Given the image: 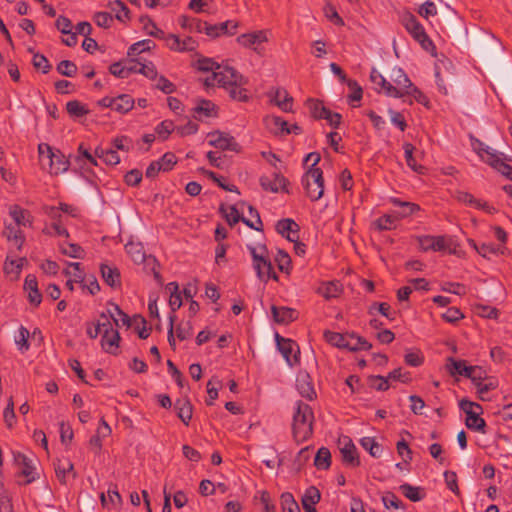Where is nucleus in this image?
<instances>
[{"label": "nucleus", "mask_w": 512, "mask_h": 512, "mask_svg": "<svg viewBox=\"0 0 512 512\" xmlns=\"http://www.w3.org/2000/svg\"><path fill=\"white\" fill-rule=\"evenodd\" d=\"M95 156L101 159L106 165L115 166L119 164L120 157L118 152L112 148L97 147L95 149Z\"/></svg>", "instance_id": "33"}, {"label": "nucleus", "mask_w": 512, "mask_h": 512, "mask_svg": "<svg viewBox=\"0 0 512 512\" xmlns=\"http://www.w3.org/2000/svg\"><path fill=\"white\" fill-rule=\"evenodd\" d=\"M67 268L63 270V274L67 277L73 276L75 281L82 282L84 280V273L81 269V263L79 262H68Z\"/></svg>", "instance_id": "56"}, {"label": "nucleus", "mask_w": 512, "mask_h": 512, "mask_svg": "<svg viewBox=\"0 0 512 512\" xmlns=\"http://www.w3.org/2000/svg\"><path fill=\"white\" fill-rule=\"evenodd\" d=\"M9 215L14 220L16 227L30 226L32 224V216L26 209L21 208L18 205H13L9 209Z\"/></svg>", "instance_id": "28"}, {"label": "nucleus", "mask_w": 512, "mask_h": 512, "mask_svg": "<svg viewBox=\"0 0 512 512\" xmlns=\"http://www.w3.org/2000/svg\"><path fill=\"white\" fill-rule=\"evenodd\" d=\"M219 212L223 215V217L231 227H233L239 221H242L243 218L240 215L239 211L237 210L236 206L234 205L230 207V212L228 213L225 204L222 203L219 207Z\"/></svg>", "instance_id": "47"}, {"label": "nucleus", "mask_w": 512, "mask_h": 512, "mask_svg": "<svg viewBox=\"0 0 512 512\" xmlns=\"http://www.w3.org/2000/svg\"><path fill=\"white\" fill-rule=\"evenodd\" d=\"M288 184L289 181L278 172L273 173V179L266 175L260 177V185L265 191L276 193L279 191V189H281L282 191L288 193L289 191L286 188Z\"/></svg>", "instance_id": "15"}, {"label": "nucleus", "mask_w": 512, "mask_h": 512, "mask_svg": "<svg viewBox=\"0 0 512 512\" xmlns=\"http://www.w3.org/2000/svg\"><path fill=\"white\" fill-rule=\"evenodd\" d=\"M459 408L466 414L465 425L468 429L485 433L486 422L480 417L483 412L480 404L462 399L459 401Z\"/></svg>", "instance_id": "6"}, {"label": "nucleus", "mask_w": 512, "mask_h": 512, "mask_svg": "<svg viewBox=\"0 0 512 512\" xmlns=\"http://www.w3.org/2000/svg\"><path fill=\"white\" fill-rule=\"evenodd\" d=\"M95 24L101 28L108 29L113 24V16L109 12H96L93 16Z\"/></svg>", "instance_id": "58"}, {"label": "nucleus", "mask_w": 512, "mask_h": 512, "mask_svg": "<svg viewBox=\"0 0 512 512\" xmlns=\"http://www.w3.org/2000/svg\"><path fill=\"white\" fill-rule=\"evenodd\" d=\"M306 195L311 201H318L324 194L323 171L310 167L301 179Z\"/></svg>", "instance_id": "4"}, {"label": "nucleus", "mask_w": 512, "mask_h": 512, "mask_svg": "<svg viewBox=\"0 0 512 512\" xmlns=\"http://www.w3.org/2000/svg\"><path fill=\"white\" fill-rule=\"evenodd\" d=\"M60 252L68 257L83 259L85 257V250L76 243H62L59 245Z\"/></svg>", "instance_id": "40"}, {"label": "nucleus", "mask_w": 512, "mask_h": 512, "mask_svg": "<svg viewBox=\"0 0 512 512\" xmlns=\"http://www.w3.org/2000/svg\"><path fill=\"white\" fill-rule=\"evenodd\" d=\"M361 446L369 452L372 457L379 458L382 454V447L373 437H364L360 440Z\"/></svg>", "instance_id": "46"}, {"label": "nucleus", "mask_w": 512, "mask_h": 512, "mask_svg": "<svg viewBox=\"0 0 512 512\" xmlns=\"http://www.w3.org/2000/svg\"><path fill=\"white\" fill-rule=\"evenodd\" d=\"M120 340L121 337L117 330H111V332L109 333V329L106 328V330L103 331L101 346L105 352L112 355H117V349L119 347Z\"/></svg>", "instance_id": "20"}, {"label": "nucleus", "mask_w": 512, "mask_h": 512, "mask_svg": "<svg viewBox=\"0 0 512 512\" xmlns=\"http://www.w3.org/2000/svg\"><path fill=\"white\" fill-rule=\"evenodd\" d=\"M401 23L412 37L420 43L423 49L430 51L435 46L426 34L423 26L419 23L416 16L410 12H406L401 16Z\"/></svg>", "instance_id": "7"}, {"label": "nucleus", "mask_w": 512, "mask_h": 512, "mask_svg": "<svg viewBox=\"0 0 512 512\" xmlns=\"http://www.w3.org/2000/svg\"><path fill=\"white\" fill-rule=\"evenodd\" d=\"M275 262L281 272L289 274L291 269V258L287 252L279 249L275 257Z\"/></svg>", "instance_id": "55"}, {"label": "nucleus", "mask_w": 512, "mask_h": 512, "mask_svg": "<svg viewBox=\"0 0 512 512\" xmlns=\"http://www.w3.org/2000/svg\"><path fill=\"white\" fill-rule=\"evenodd\" d=\"M485 151L487 155V163L502 175H504L507 179L512 181V166L502 160L501 156L503 154L491 148H487Z\"/></svg>", "instance_id": "14"}, {"label": "nucleus", "mask_w": 512, "mask_h": 512, "mask_svg": "<svg viewBox=\"0 0 512 512\" xmlns=\"http://www.w3.org/2000/svg\"><path fill=\"white\" fill-rule=\"evenodd\" d=\"M349 338L352 342V348H350V351H368L372 348L371 343L363 337L356 336L354 333L350 334Z\"/></svg>", "instance_id": "59"}, {"label": "nucleus", "mask_w": 512, "mask_h": 512, "mask_svg": "<svg viewBox=\"0 0 512 512\" xmlns=\"http://www.w3.org/2000/svg\"><path fill=\"white\" fill-rule=\"evenodd\" d=\"M350 334H341L330 330H325L323 333L324 339L337 348H344L350 350L352 348V342L349 338Z\"/></svg>", "instance_id": "25"}, {"label": "nucleus", "mask_w": 512, "mask_h": 512, "mask_svg": "<svg viewBox=\"0 0 512 512\" xmlns=\"http://www.w3.org/2000/svg\"><path fill=\"white\" fill-rule=\"evenodd\" d=\"M55 466V473L60 481L61 484H66V475L72 474L73 477H76V473L74 472V466L72 462L68 459L66 460H57L56 463H54Z\"/></svg>", "instance_id": "34"}, {"label": "nucleus", "mask_w": 512, "mask_h": 512, "mask_svg": "<svg viewBox=\"0 0 512 512\" xmlns=\"http://www.w3.org/2000/svg\"><path fill=\"white\" fill-rule=\"evenodd\" d=\"M135 101L129 94H120L114 97L113 110L120 113L126 114L134 107Z\"/></svg>", "instance_id": "32"}, {"label": "nucleus", "mask_w": 512, "mask_h": 512, "mask_svg": "<svg viewBox=\"0 0 512 512\" xmlns=\"http://www.w3.org/2000/svg\"><path fill=\"white\" fill-rule=\"evenodd\" d=\"M245 84H234L227 88V91L229 93V96L233 100H237L240 102H248L250 99V96L248 95L247 89L243 88Z\"/></svg>", "instance_id": "49"}, {"label": "nucleus", "mask_w": 512, "mask_h": 512, "mask_svg": "<svg viewBox=\"0 0 512 512\" xmlns=\"http://www.w3.org/2000/svg\"><path fill=\"white\" fill-rule=\"evenodd\" d=\"M125 247L127 253L135 263L140 264L146 260V255L141 244L129 243Z\"/></svg>", "instance_id": "53"}, {"label": "nucleus", "mask_w": 512, "mask_h": 512, "mask_svg": "<svg viewBox=\"0 0 512 512\" xmlns=\"http://www.w3.org/2000/svg\"><path fill=\"white\" fill-rule=\"evenodd\" d=\"M296 388L300 395L309 401L317 397L312 378L306 371H300L297 374Z\"/></svg>", "instance_id": "13"}, {"label": "nucleus", "mask_w": 512, "mask_h": 512, "mask_svg": "<svg viewBox=\"0 0 512 512\" xmlns=\"http://www.w3.org/2000/svg\"><path fill=\"white\" fill-rule=\"evenodd\" d=\"M3 235L8 241H12L15 244L18 251L22 249L25 242V235L20 228L13 225H7L3 230Z\"/></svg>", "instance_id": "30"}, {"label": "nucleus", "mask_w": 512, "mask_h": 512, "mask_svg": "<svg viewBox=\"0 0 512 512\" xmlns=\"http://www.w3.org/2000/svg\"><path fill=\"white\" fill-rule=\"evenodd\" d=\"M267 36L265 30H258L251 33L241 34L237 37V42L245 48H252L260 53L257 47L254 45H260L264 42H267Z\"/></svg>", "instance_id": "18"}, {"label": "nucleus", "mask_w": 512, "mask_h": 512, "mask_svg": "<svg viewBox=\"0 0 512 512\" xmlns=\"http://www.w3.org/2000/svg\"><path fill=\"white\" fill-rule=\"evenodd\" d=\"M193 117L202 120L203 117H217L218 107L212 101L199 99L196 106L192 109Z\"/></svg>", "instance_id": "19"}, {"label": "nucleus", "mask_w": 512, "mask_h": 512, "mask_svg": "<svg viewBox=\"0 0 512 512\" xmlns=\"http://www.w3.org/2000/svg\"><path fill=\"white\" fill-rule=\"evenodd\" d=\"M403 149H404L405 160H406L407 165L415 172L422 174L425 168H424V166L418 165L416 163V160L413 156L415 147L411 143H404Z\"/></svg>", "instance_id": "44"}, {"label": "nucleus", "mask_w": 512, "mask_h": 512, "mask_svg": "<svg viewBox=\"0 0 512 512\" xmlns=\"http://www.w3.org/2000/svg\"><path fill=\"white\" fill-rule=\"evenodd\" d=\"M321 499V493L315 486H310L305 490L301 502L303 508L314 507Z\"/></svg>", "instance_id": "42"}, {"label": "nucleus", "mask_w": 512, "mask_h": 512, "mask_svg": "<svg viewBox=\"0 0 512 512\" xmlns=\"http://www.w3.org/2000/svg\"><path fill=\"white\" fill-rule=\"evenodd\" d=\"M275 341L279 352L290 367L299 364L300 350L295 341L289 338H284L278 333L275 334Z\"/></svg>", "instance_id": "8"}, {"label": "nucleus", "mask_w": 512, "mask_h": 512, "mask_svg": "<svg viewBox=\"0 0 512 512\" xmlns=\"http://www.w3.org/2000/svg\"><path fill=\"white\" fill-rule=\"evenodd\" d=\"M369 386L377 391H386L389 389L388 378L381 375H371L368 377Z\"/></svg>", "instance_id": "61"}, {"label": "nucleus", "mask_w": 512, "mask_h": 512, "mask_svg": "<svg viewBox=\"0 0 512 512\" xmlns=\"http://www.w3.org/2000/svg\"><path fill=\"white\" fill-rule=\"evenodd\" d=\"M338 446L343 464L352 468L360 466L357 448L350 437L345 435L339 437Z\"/></svg>", "instance_id": "11"}, {"label": "nucleus", "mask_w": 512, "mask_h": 512, "mask_svg": "<svg viewBox=\"0 0 512 512\" xmlns=\"http://www.w3.org/2000/svg\"><path fill=\"white\" fill-rule=\"evenodd\" d=\"M107 7L111 10V12L115 13V18L123 23L130 21V10L125 5V3L121 0L110 1L107 4Z\"/></svg>", "instance_id": "29"}, {"label": "nucleus", "mask_w": 512, "mask_h": 512, "mask_svg": "<svg viewBox=\"0 0 512 512\" xmlns=\"http://www.w3.org/2000/svg\"><path fill=\"white\" fill-rule=\"evenodd\" d=\"M100 273L103 281L113 289L121 288V273L116 266L105 263L100 265Z\"/></svg>", "instance_id": "17"}, {"label": "nucleus", "mask_w": 512, "mask_h": 512, "mask_svg": "<svg viewBox=\"0 0 512 512\" xmlns=\"http://www.w3.org/2000/svg\"><path fill=\"white\" fill-rule=\"evenodd\" d=\"M388 76L391 81L395 83L394 86H396L402 92H405L406 89L408 90L413 85L407 74L400 67H394Z\"/></svg>", "instance_id": "26"}, {"label": "nucleus", "mask_w": 512, "mask_h": 512, "mask_svg": "<svg viewBox=\"0 0 512 512\" xmlns=\"http://www.w3.org/2000/svg\"><path fill=\"white\" fill-rule=\"evenodd\" d=\"M420 249L423 251L433 250V251H446L448 250L450 254H454L455 250L451 249V239L441 235V236H432V235H423L417 237Z\"/></svg>", "instance_id": "9"}, {"label": "nucleus", "mask_w": 512, "mask_h": 512, "mask_svg": "<svg viewBox=\"0 0 512 512\" xmlns=\"http://www.w3.org/2000/svg\"><path fill=\"white\" fill-rule=\"evenodd\" d=\"M32 64L35 69L41 70L44 74H47L52 68L48 59L38 52L33 54Z\"/></svg>", "instance_id": "60"}, {"label": "nucleus", "mask_w": 512, "mask_h": 512, "mask_svg": "<svg viewBox=\"0 0 512 512\" xmlns=\"http://www.w3.org/2000/svg\"><path fill=\"white\" fill-rule=\"evenodd\" d=\"M215 82H217L219 86L227 89L234 84H247L248 81L233 67L225 66L220 71H213L211 77L205 79L204 84L210 87L214 86Z\"/></svg>", "instance_id": "5"}, {"label": "nucleus", "mask_w": 512, "mask_h": 512, "mask_svg": "<svg viewBox=\"0 0 512 512\" xmlns=\"http://www.w3.org/2000/svg\"><path fill=\"white\" fill-rule=\"evenodd\" d=\"M317 292L322 295L325 299L329 300L332 298H336L341 293V286L339 282H327L322 283L318 289Z\"/></svg>", "instance_id": "39"}, {"label": "nucleus", "mask_w": 512, "mask_h": 512, "mask_svg": "<svg viewBox=\"0 0 512 512\" xmlns=\"http://www.w3.org/2000/svg\"><path fill=\"white\" fill-rule=\"evenodd\" d=\"M208 144L220 150H229L236 153L241 151L240 144L229 133L213 131L208 134Z\"/></svg>", "instance_id": "10"}, {"label": "nucleus", "mask_w": 512, "mask_h": 512, "mask_svg": "<svg viewBox=\"0 0 512 512\" xmlns=\"http://www.w3.org/2000/svg\"><path fill=\"white\" fill-rule=\"evenodd\" d=\"M397 218L391 215H383L379 217L375 222V226L379 231L391 230L396 226Z\"/></svg>", "instance_id": "62"}, {"label": "nucleus", "mask_w": 512, "mask_h": 512, "mask_svg": "<svg viewBox=\"0 0 512 512\" xmlns=\"http://www.w3.org/2000/svg\"><path fill=\"white\" fill-rule=\"evenodd\" d=\"M108 305L112 306L113 307V311L112 310H108V314L109 316L113 319V321L115 322V324L118 326L119 325V322H121V324L123 326H126V327H130L131 326V320H130V317L128 314H126L121 308L119 305L113 303V302H108Z\"/></svg>", "instance_id": "37"}, {"label": "nucleus", "mask_w": 512, "mask_h": 512, "mask_svg": "<svg viewBox=\"0 0 512 512\" xmlns=\"http://www.w3.org/2000/svg\"><path fill=\"white\" fill-rule=\"evenodd\" d=\"M390 202L394 206H398L401 208V210L398 212V215L400 218H406V217L413 215L414 213L420 211V209H421L420 206L416 203L402 201L399 198H395V197L391 198Z\"/></svg>", "instance_id": "35"}, {"label": "nucleus", "mask_w": 512, "mask_h": 512, "mask_svg": "<svg viewBox=\"0 0 512 512\" xmlns=\"http://www.w3.org/2000/svg\"><path fill=\"white\" fill-rule=\"evenodd\" d=\"M238 27L237 22L226 21L219 24L198 23V32L205 33L211 38L219 37L220 35H233Z\"/></svg>", "instance_id": "12"}, {"label": "nucleus", "mask_w": 512, "mask_h": 512, "mask_svg": "<svg viewBox=\"0 0 512 512\" xmlns=\"http://www.w3.org/2000/svg\"><path fill=\"white\" fill-rule=\"evenodd\" d=\"M29 336V330L26 327L21 326L19 328L18 336L15 338V342L18 345L19 350L22 352H25L30 348V344L28 342Z\"/></svg>", "instance_id": "63"}, {"label": "nucleus", "mask_w": 512, "mask_h": 512, "mask_svg": "<svg viewBox=\"0 0 512 512\" xmlns=\"http://www.w3.org/2000/svg\"><path fill=\"white\" fill-rule=\"evenodd\" d=\"M266 128L274 135H288L289 124L280 116H267L264 118Z\"/></svg>", "instance_id": "21"}, {"label": "nucleus", "mask_w": 512, "mask_h": 512, "mask_svg": "<svg viewBox=\"0 0 512 512\" xmlns=\"http://www.w3.org/2000/svg\"><path fill=\"white\" fill-rule=\"evenodd\" d=\"M247 249L252 257L253 268L259 280L265 283H267L269 279L278 281V275L274 271L271 261L264 255L267 252L266 246L262 245L259 248L261 253H258L257 248L252 245H247Z\"/></svg>", "instance_id": "3"}, {"label": "nucleus", "mask_w": 512, "mask_h": 512, "mask_svg": "<svg viewBox=\"0 0 512 512\" xmlns=\"http://www.w3.org/2000/svg\"><path fill=\"white\" fill-rule=\"evenodd\" d=\"M314 465L319 470H327L331 466V452L327 447H321L318 449L315 458Z\"/></svg>", "instance_id": "38"}, {"label": "nucleus", "mask_w": 512, "mask_h": 512, "mask_svg": "<svg viewBox=\"0 0 512 512\" xmlns=\"http://www.w3.org/2000/svg\"><path fill=\"white\" fill-rule=\"evenodd\" d=\"M39 162L44 170L51 175H59L69 169L70 162L65 155L59 151H53L52 147L47 143L38 145Z\"/></svg>", "instance_id": "2"}, {"label": "nucleus", "mask_w": 512, "mask_h": 512, "mask_svg": "<svg viewBox=\"0 0 512 512\" xmlns=\"http://www.w3.org/2000/svg\"><path fill=\"white\" fill-rule=\"evenodd\" d=\"M57 72L66 77H74L77 74V65L70 60H62L56 66Z\"/></svg>", "instance_id": "52"}, {"label": "nucleus", "mask_w": 512, "mask_h": 512, "mask_svg": "<svg viewBox=\"0 0 512 512\" xmlns=\"http://www.w3.org/2000/svg\"><path fill=\"white\" fill-rule=\"evenodd\" d=\"M375 90L378 93L383 91L384 94L388 97L402 98L404 96V93L400 89L391 84V82L387 81L385 78L380 79L378 86L375 87Z\"/></svg>", "instance_id": "41"}, {"label": "nucleus", "mask_w": 512, "mask_h": 512, "mask_svg": "<svg viewBox=\"0 0 512 512\" xmlns=\"http://www.w3.org/2000/svg\"><path fill=\"white\" fill-rule=\"evenodd\" d=\"M399 489L402 494L412 502L421 501L426 495L424 488L412 486L408 483L400 485Z\"/></svg>", "instance_id": "36"}, {"label": "nucleus", "mask_w": 512, "mask_h": 512, "mask_svg": "<svg viewBox=\"0 0 512 512\" xmlns=\"http://www.w3.org/2000/svg\"><path fill=\"white\" fill-rule=\"evenodd\" d=\"M13 455L15 464L22 467L21 475L27 478L26 484L33 482L35 476L32 461L21 452H14Z\"/></svg>", "instance_id": "24"}, {"label": "nucleus", "mask_w": 512, "mask_h": 512, "mask_svg": "<svg viewBox=\"0 0 512 512\" xmlns=\"http://www.w3.org/2000/svg\"><path fill=\"white\" fill-rule=\"evenodd\" d=\"M272 316L275 322L279 324H288L297 319L298 313L295 309L289 307H271Z\"/></svg>", "instance_id": "23"}, {"label": "nucleus", "mask_w": 512, "mask_h": 512, "mask_svg": "<svg viewBox=\"0 0 512 512\" xmlns=\"http://www.w3.org/2000/svg\"><path fill=\"white\" fill-rule=\"evenodd\" d=\"M66 110L72 117H83L89 113V110L78 100H71L66 104Z\"/></svg>", "instance_id": "51"}, {"label": "nucleus", "mask_w": 512, "mask_h": 512, "mask_svg": "<svg viewBox=\"0 0 512 512\" xmlns=\"http://www.w3.org/2000/svg\"><path fill=\"white\" fill-rule=\"evenodd\" d=\"M470 243L484 258H490V255H496L498 253L503 254V248L500 246L497 247L493 243H482L480 246H477L474 240H471Z\"/></svg>", "instance_id": "43"}, {"label": "nucleus", "mask_w": 512, "mask_h": 512, "mask_svg": "<svg viewBox=\"0 0 512 512\" xmlns=\"http://www.w3.org/2000/svg\"><path fill=\"white\" fill-rule=\"evenodd\" d=\"M174 409L176 410L179 419L186 425H189L192 419L193 408L188 398L178 399L174 403Z\"/></svg>", "instance_id": "27"}, {"label": "nucleus", "mask_w": 512, "mask_h": 512, "mask_svg": "<svg viewBox=\"0 0 512 512\" xmlns=\"http://www.w3.org/2000/svg\"><path fill=\"white\" fill-rule=\"evenodd\" d=\"M281 508L282 512H301L298 503L289 492L281 495Z\"/></svg>", "instance_id": "54"}, {"label": "nucleus", "mask_w": 512, "mask_h": 512, "mask_svg": "<svg viewBox=\"0 0 512 512\" xmlns=\"http://www.w3.org/2000/svg\"><path fill=\"white\" fill-rule=\"evenodd\" d=\"M272 102H274L282 111L292 112L293 98L285 89L278 88L275 91Z\"/></svg>", "instance_id": "31"}, {"label": "nucleus", "mask_w": 512, "mask_h": 512, "mask_svg": "<svg viewBox=\"0 0 512 512\" xmlns=\"http://www.w3.org/2000/svg\"><path fill=\"white\" fill-rule=\"evenodd\" d=\"M313 420L314 414L310 405L297 401L292 423L293 437L297 442H303L312 436Z\"/></svg>", "instance_id": "1"}, {"label": "nucleus", "mask_w": 512, "mask_h": 512, "mask_svg": "<svg viewBox=\"0 0 512 512\" xmlns=\"http://www.w3.org/2000/svg\"><path fill=\"white\" fill-rule=\"evenodd\" d=\"M154 47H155V43L152 40H150V39L141 40V41H138V42L132 44L128 48L127 55L130 57L134 56V55H138L142 52L150 51Z\"/></svg>", "instance_id": "48"}, {"label": "nucleus", "mask_w": 512, "mask_h": 512, "mask_svg": "<svg viewBox=\"0 0 512 512\" xmlns=\"http://www.w3.org/2000/svg\"><path fill=\"white\" fill-rule=\"evenodd\" d=\"M276 231L290 242H295L298 238L300 226L290 218L281 219L275 226Z\"/></svg>", "instance_id": "16"}, {"label": "nucleus", "mask_w": 512, "mask_h": 512, "mask_svg": "<svg viewBox=\"0 0 512 512\" xmlns=\"http://www.w3.org/2000/svg\"><path fill=\"white\" fill-rule=\"evenodd\" d=\"M308 106L312 117L315 119H324V116L330 111L320 100L309 99Z\"/></svg>", "instance_id": "50"}, {"label": "nucleus", "mask_w": 512, "mask_h": 512, "mask_svg": "<svg viewBox=\"0 0 512 512\" xmlns=\"http://www.w3.org/2000/svg\"><path fill=\"white\" fill-rule=\"evenodd\" d=\"M404 361L409 366L419 367L423 364L424 357L419 350H409L404 356Z\"/></svg>", "instance_id": "64"}, {"label": "nucleus", "mask_w": 512, "mask_h": 512, "mask_svg": "<svg viewBox=\"0 0 512 512\" xmlns=\"http://www.w3.org/2000/svg\"><path fill=\"white\" fill-rule=\"evenodd\" d=\"M202 172L204 175H206L209 179H211L213 182H215L223 190L229 191V192H235L238 194L240 193L237 186H235L233 184H226L224 182L225 178L217 175L215 172L206 170V169H202Z\"/></svg>", "instance_id": "45"}, {"label": "nucleus", "mask_w": 512, "mask_h": 512, "mask_svg": "<svg viewBox=\"0 0 512 512\" xmlns=\"http://www.w3.org/2000/svg\"><path fill=\"white\" fill-rule=\"evenodd\" d=\"M24 290L28 292V300L31 304L38 307L42 301V294L38 289L37 278L29 274L24 280Z\"/></svg>", "instance_id": "22"}, {"label": "nucleus", "mask_w": 512, "mask_h": 512, "mask_svg": "<svg viewBox=\"0 0 512 512\" xmlns=\"http://www.w3.org/2000/svg\"><path fill=\"white\" fill-rule=\"evenodd\" d=\"M173 131H175V125L171 120H164L155 128V133L162 140H166Z\"/></svg>", "instance_id": "57"}]
</instances>
